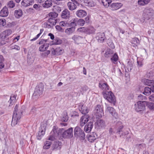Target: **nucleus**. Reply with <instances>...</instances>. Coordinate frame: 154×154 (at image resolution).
<instances>
[{"mask_svg":"<svg viewBox=\"0 0 154 154\" xmlns=\"http://www.w3.org/2000/svg\"><path fill=\"white\" fill-rule=\"evenodd\" d=\"M54 126L50 133L48 140L52 141L57 138H71L73 136V129L71 128L65 131L64 129H58Z\"/></svg>","mask_w":154,"mask_h":154,"instance_id":"1","label":"nucleus"},{"mask_svg":"<svg viewBox=\"0 0 154 154\" xmlns=\"http://www.w3.org/2000/svg\"><path fill=\"white\" fill-rule=\"evenodd\" d=\"M18 106L17 105H16L14 108L11 125L13 124V125H16L19 124V120L21 118L23 111H22L20 109L18 110Z\"/></svg>","mask_w":154,"mask_h":154,"instance_id":"2","label":"nucleus"},{"mask_svg":"<svg viewBox=\"0 0 154 154\" xmlns=\"http://www.w3.org/2000/svg\"><path fill=\"white\" fill-rule=\"evenodd\" d=\"M147 102L139 101L134 104L135 110L137 112H143L146 109V105Z\"/></svg>","mask_w":154,"mask_h":154,"instance_id":"3","label":"nucleus"},{"mask_svg":"<svg viewBox=\"0 0 154 154\" xmlns=\"http://www.w3.org/2000/svg\"><path fill=\"white\" fill-rule=\"evenodd\" d=\"M106 110L109 111L113 116L115 118L113 119L112 122L113 124L116 125H120L122 124V122L118 121L117 118H118V114L115 112V110L114 108L110 106L107 107Z\"/></svg>","mask_w":154,"mask_h":154,"instance_id":"4","label":"nucleus"},{"mask_svg":"<svg viewBox=\"0 0 154 154\" xmlns=\"http://www.w3.org/2000/svg\"><path fill=\"white\" fill-rule=\"evenodd\" d=\"M102 94L104 97L109 103L113 104L114 105L116 102V99L114 94L110 91L107 92H103Z\"/></svg>","mask_w":154,"mask_h":154,"instance_id":"5","label":"nucleus"},{"mask_svg":"<svg viewBox=\"0 0 154 154\" xmlns=\"http://www.w3.org/2000/svg\"><path fill=\"white\" fill-rule=\"evenodd\" d=\"M44 89V85L42 83L38 84L36 87L33 95V96H35L36 98L42 95Z\"/></svg>","mask_w":154,"mask_h":154,"instance_id":"6","label":"nucleus"},{"mask_svg":"<svg viewBox=\"0 0 154 154\" xmlns=\"http://www.w3.org/2000/svg\"><path fill=\"white\" fill-rule=\"evenodd\" d=\"M94 113L96 119L101 118L104 114L103 107L100 105H97L95 107Z\"/></svg>","mask_w":154,"mask_h":154,"instance_id":"7","label":"nucleus"},{"mask_svg":"<svg viewBox=\"0 0 154 154\" xmlns=\"http://www.w3.org/2000/svg\"><path fill=\"white\" fill-rule=\"evenodd\" d=\"M154 15V10L151 8H146L144 10L143 17L145 19L149 20Z\"/></svg>","mask_w":154,"mask_h":154,"instance_id":"8","label":"nucleus"},{"mask_svg":"<svg viewBox=\"0 0 154 154\" xmlns=\"http://www.w3.org/2000/svg\"><path fill=\"white\" fill-rule=\"evenodd\" d=\"M99 87L100 89L103 92H107L109 90V87L106 82L103 81H100L99 84Z\"/></svg>","mask_w":154,"mask_h":154,"instance_id":"9","label":"nucleus"},{"mask_svg":"<svg viewBox=\"0 0 154 154\" xmlns=\"http://www.w3.org/2000/svg\"><path fill=\"white\" fill-rule=\"evenodd\" d=\"M79 109L80 111L83 114H85L88 112L89 109L83 103H80L79 105Z\"/></svg>","mask_w":154,"mask_h":154,"instance_id":"10","label":"nucleus"},{"mask_svg":"<svg viewBox=\"0 0 154 154\" xmlns=\"http://www.w3.org/2000/svg\"><path fill=\"white\" fill-rule=\"evenodd\" d=\"M46 129V126H41L39 128V131L37 136L38 139H41L42 137L45 134Z\"/></svg>","mask_w":154,"mask_h":154,"instance_id":"11","label":"nucleus"},{"mask_svg":"<svg viewBox=\"0 0 154 154\" xmlns=\"http://www.w3.org/2000/svg\"><path fill=\"white\" fill-rule=\"evenodd\" d=\"M96 38L98 42L100 43L103 42L106 38L104 32H99L97 33Z\"/></svg>","mask_w":154,"mask_h":154,"instance_id":"12","label":"nucleus"},{"mask_svg":"<svg viewBox=\"0 0 154 154\" xmlns=\"http://www.w3.org/2000/svg\"><path fill=\"white\" fill-rule=\"evenodd\" d=\"M12 33V31L11 29L5 30L0 34V37L2 39H4L7 36L10 35Z\"/></svg>","mask_w":154,"mask_h":154,"instance_id":"13","label":"nucleus"},{"mask_svg":"<svg viewBox=\"0 0 154 154\" xmlns=\"http://www.w3.org/2000/svg\"><path fill=\"white\" fill-rule=\"evenodd\" d=\"M89 116L88 115L83 116L80 119L81 125H83L86 124L88 121Z\"/></svg>","mask_w":154,"mask_h":154,"instance_id":"14","label":"nucleus"},{"mask_svg":"<svg viewBox=\"0 0 154 154\" xmlns=\"http://www.w3.org/2000/svg\"><path fill=\"white\" fill-rule=\"evenodd\" d=\"M122 6V4L121 3H113L110 7L112 10H116L120 8Z\"/></svg>","mask_w":154,"mask_h":154,"instance_id":"15","label":"nucleus"},{"mask_svg":"<svg viewBox=\"0 0 154 154\" xmlns=\"http://www.w3.org/2000/svg\"><path fill=\"white\" fill-rule=\"evenodd\" d=\"M61 16L63 19H69L70 17L69 11L67 9H65L62 11Z\"/></svg>","mask_w":154,"mask_h":154,"instance_id":"16","label":"nucleus"},{"mask_svg":"<svg viewBox=\"0 0 154 154\" xmlns=\"http://www.w3.org/2000/svg\"><path fill=\"white\" fill-rule=\"evenodd\" d=\"M75 14L77 17L82 18L85 16L87 15V13L85 10H79L76 12Z\"/></svg>","mask_w":154,"mask_h":154,"instance_id":"17","label":"nucleus"},{"mask_svg":"<svg viewBox=\"0 0 154 154\" xmlns=\"http://www.w3.org/2000/svg\"><path fill=\"white\" fill-rule=\"evenodd\" d=\"M72 39L77 44L81 43L82 42L83 38L77 35H75L72 37Z\"/></svg>","mask_w":154,"mask_h":154,"instance_id":"18","label":"nucleus"},{"mask_svg":"<svg viewBox=\"0 0 154 154\" xmlns=\"http://www.w3.org/2000/svg\"><path fill=\"white\" fill-rule=\"evenodd\" d=\"M88 140L91 142H93L97 137V135L94 133H92L90 135H88L87 136Z\"/></svg>","mask_w":154,"mask_h":154,"instance_id":"19","label":"nucleus"},{"mask_svg":"<svg viewBox=\"0 0 154 154\" xmlns=\"http://www.w3.org/2000/svg\"><path fill=\"white\" fill-rule=\"evenodd\" d=\"M8 14V8L6 7H4L0 12V16L5 17L7 16Z\"/></svg>","mask_w":154,"mask_h":154,"instance_id":"20","label":"nucleus"},{"mask_svg":"<svg viewBox=\"0 0 154 154\" xmlns=\"http://www.w3.org/2000/svg\"><path fill=\"white\" fill-rule=\"evenodd\" d=\"M57 21L55 19L50 18L48 20L47 24L49 26L48 27H51L55 25Z\"/></svg>","mask_w":154,"mask_h":154,"instance_id":"21","label":"nucleus"},{"mask_svg":"<svg viewBox=\"0 0 154 154\" xmlns=\"http://www.w3.org/2000/svg\"><path fill=\"white\" fill-rule=\"evenodd\" d=\"M62 144L61 142L58 141L54 142L52 146L53 149H60L61 148Z\"/></svg>","mask_w":154,"mask_h":154,"instance_id":"22","label":"nucleus"},{"mask_svg":"<svg viewBox=\"0 0 154 154\" xmlns=\"http://www.w3.org/2000/svg\"><path fill=\"white\" fill-rule=\"evenodd\" d=\"M62 51L60 47L57 48L55 49L53 48L52 53L54 55H58L61 54Z\"/></svg>","mask_w":154,"mask_h":154,"instance_id":"23","label":"nucleus"},{"mask_svg":"<svg viewBox=\"0 0 154 154\" xmlns=\"http://www.w3.org/2000/svg\"><path fill=\"white\" fill-rule=\"evenodd\" d=\"M68 117L67 115V112L66 110L63 111V117L61 119V121L62 122H66L68 120Z\"/></svg>","mask_w":154,"mask_h":154,"instance_id":"24","label":"nucleus"},{"mask_svg":"<svg viewBox=\"0 0 154 154\" xmlns=\"http://www.w3.org/2000/svg\"><path fill=\"white\" fill-rule=\"evenodd\" d=\"M67 5L70 11H73L75 9L77 8L75 3L71 2H68Z\"/></svg>","mask_w":154,"mask_h":154,"instance_id":"25","label":"nucleus"},{"mask_svg":"<svg viewBox=\"0 0 154 154\" xmlns=\"http://www.w3.org/2000/svg\"><path fill=\"white\" fill-rule=\"evenodd\" d=\"M31 0H23L21 2L22 5L24 7H26L32 5Z\"/></svg>","mask_w":154,"mask_h":154,"instance_id":"26","label":"nucleus"},{"mask_svg":"<svg viewBox=\"0 0 154 154\" xmlns=\"http://www.w3.org/2000/svg\"><path fill=\"white\" fill-rule=\"evenodd\" d=\"M14 15L16 18H19L23 15L22 11L20 9L15 10L14 12Z\"/></svg>","mask_w":154,"mask_h":154,"instance_id":"27","label":"nucleus"},{"mask_svg":"<svg viewBox=\"0 0 154 154\" xmlns=\"http://www.w3.org/2000/svg\"><path fill=\"white\" fill-rule=\"evenodd\" d=\"M131 43L133 46L136 47L139 45L140 41L137 38L135 37L132 39Z\"/></svg>","mask_w":154,"mask_h":154,"instance_id":"28","label":"nucleus"},{"mask_svg":"<svg viewBox=\"0 0 154 154\" xmlns=\"http://www.w3.org/2000/svg\"><path fill=\"white\" fill-rule=\"evenodd\" d=\"M49 44L48 43H45L41 46L39 48V50L40 51H45L48 49L49 47Z\"/></svg>","mask_w":154,"mask_h":154,"instance_id":"29","label":"nucleus"},{"mask_svg":"<svg viewBox=\"0 0 154 154\" xmlns=\"http://www.w3.org/2000/svg\"><path fill=\"white\" fill-rule=\"evenodd\" d=\"M150 2V0H138V5L140 6H144Z\"/></svg>","mask_w":154,"mask_h":154,"instance_id":"30","label":"nucleus"},{"mask_svg":"<svg viewBox=\"0 0 154 154\" xmlns=\"http://www.w3.org/2000/svg\"><path fill=\"white\" fill-rule=\"evenodd\" d=\"M94 123V125H103L105 124V121L103 119L98 118Z\"/></svg>","mask_w":154,"mask_h":154,"instance_id":"31","label":"nucleus"},{"mask_svg":"<svg viewBox=\"0 0 154 154\" xmlns=\"http://www.w3.org/2000/svg\"><path fill=\"white\" fill-rule=\"evenodd\" d=\"M84 2L86 4V5L90 7L94 6L96 4L92 0H85Z\"/></svg>","mask_w":154,"mask_h":154,"instance_id":"32","label":"nucleus"},{"mask_svg":"<svg viewBox=\"0 0 154 154\" xmlns=\"http://www.w3.org/2000/svg\"><path fill=\"white\" fill-rule=\"evenodd\" d=\"M113 53V51L111 49H108L106 51L104 54V56L106 57H109L111 56Z\"/></svg>","mask_w":154,"mask_h":154,"instance_id":"33","label":"nucleus"},{"mask_svg":"<svg viewBox=\"0 0 154 154\" xmlns=\"http://www.w3.org/2000/svg\"><path fill=\"white\" fill-rule=\"evenodd\" d=\"M52 5L51 1V0H47L45 2V3L43 5L44 7L48 8L51 6Z\"/></svg>","mask_w":154,"mask_h":154,"instance_id":"34","label":"nucleus"},{"mask_svg":"<svg viewBox=\"0 0 154 154\" xmlns=\"http://www.w3.org/2000/svg\"><path fill=\"white\" fill-rule=\"evenodd\" d=\"M82 131L79 126H76L74 129V135L76 137L77 135L79 134Z\"/></svg>","mask_w":154,"mask_h":154,"instance_id":"35","label":"nucleus"},{"mask_svg":"<svg viewBox=\"0 0 154 154\" xmlns=\"http://www.w3.org/2000/svg\"><path fill=\"white\" fill-rule=\"evenodd\" d=\"M118 59V57L116 53L115 54L112 56L111 58L112 62L114 64L116 63V62L117 61Z\"/></svg>","mask_w":154,"mask_h":154,"instance_id":"36","label":"nucleus"},{"mask_svg":"<svg viewBox=\"0 0 154 154\" xmlns=\"http://www.w3.org/2000/svg\"><path fill=\"white\" fill-rule=\"evenodd\" d=\"M52 142L49 140L46 141L45 143V144L43 146L44 149H49L51 144Z\"/></svg>","mask_w":154,"mask_h":154,"instance_id":"37","label":"nucleus"},{"mask_svg":"<svg viewBox=\"0 0 154 154\" xmlns=\"http://www.w3.org/2000/svg\"><path fill=\"white\" fill-rule=\"evenodd\" d=\"M144 83L146 85L151 86L153 85L154 82L153 81L146 79L144 80Z\"/></svg>","mask_w":154,"mask_h":154,"instance_id":"38","label":"nucleus"},{"mask_svg":"<svg viewBox=\"0 0 154 154\" xmlns=\"http://www.w3.org/2000/svg\"><path fill=\"white\" fill-rule=\"evenodd\" d=\"M151 89L148 87H146L144 89V91L143 93L146 95H149L151 93Z\"/></svg>","mask_w":154,"mask_h":154,"instance_id":"39","label":"nucleus"},{"mask_svg":"<svg viewBox=\"0 0 154 154\" xmlns=\"http://www.w3.org/2000/svg\"><path fill=\"white\" fill-rule=\"evenodd\" d=\"M100 1L103 3V5L105 7H107L109 6L112 1L111 0H101Z\"/></svg>","mask_w":154,"mask_h":154,"instance_id":"40","label":"nucleus"},{"mask_svg":"<svg viewBox=\"0 0 154 154\" xmlns=\"http://www.w3.org/2000/svg\"><path fill=\"white\" fill-rule=\"evenodd\" d=\"M146 105L150 110H154V103L147 102Z\"/></svg>","mask_w":154,"mask_h":154,"instance_id":"41","label":"nucleus"},{"mask_svg":"<svg viewBox=\"0 0 154 154\" xmlns=\"http://www.w3.org/2000/svg\"><path fill=\"white\" fill-rule=\"evenodd\" d=\"M86 33L89 34L94 33L95 31V29L92 27H90L87 29Z\"/></svg>","mask_w":154,"mask_h":154,"instance_id":"42","label":"nucleus"},{"mask_svg":"<svg viewBox=\"0 0 154 154\" xmlns=\"http://www.w3.org/2000/svg\"><path fill=\"white\" fill-rule=\"evenodd\" d=\"M76 137L79 138L81 140H84L85 138V135L84 131H82Z\"/></svg>","mask_w":154,"mask_h":154,"instance_id":"43","label":"nucleus"},{"mask_svg":"<svg viewBox=\"0 0 154 154\" xmlns=\"http://www.w3.org/2000/svg\"><path fill=\"white\" fill-rule=\"evenodd\" d=\"M77 19V25H79L80 26H83L85 23V21L83 19Z\"/></svg>","mask_w":154,"mask_h":154,"instance_id":"44","label":"nucleus"},{"mask_svg":"<svg viewBox=\"0 0 154 154\" xmlns=\"http://www.w3.org/2000/svg\"><path fill=\"white\" fill-rule=\"evenodd\" d=\"M7 6L8 8H13L15 6V3L13 1H10L8 2Z\"/></svg>","mask_w":154,"mask_h":154,"instance_id":"45","label":"nucleus"},{"mask_svg":"<svg viewBox=\"0 0 154 154\" xmlns=\"http://www.w3.org/2000/svg\"><path fill=\"white\" fill-rule=\"evenodd\" d=\"M93 126H85L84 130L87 133H89L91 131Z\"/></svg>","mask_w":154,"mask_h":154,"instance_id":"46","label":"nucleus"},{"mask_svg":"<svg viewBox=\"0 0 154 154\" xmlns=\"http://www.w3.org/2000/svg\"><path fill=\"white\" fill-rule=\"evenodd\" d=\"M75 30L74 27H71L66 29L65 30V32L68 34H70L72 33Z\"/></svg>","mask_w":154,"mask_h":154,"instance_id":"47","label":"nucleus"},{"mask_svg":"<svg viewBox=\"0 0 154 154\" xmlns=\"http://www.w3.org/2000/svg\"><path fill=\"white\" fill-rule=\"evenodd\" d=\"M16 99V96L14 95H13L10 97V104L11 105L13 104L15 102Z\"/></svg>","mask_w":154,"mask_h":154,"instance_id":"48","label":"nucleus"},{"mask_svg":"<svg viewBox=\"0 0 154 154\" xmlns=\"http://www.w3.org/2000/svg\"><path fill=\"white\" fill-rule=\"evenodd\" d=\"M49 16L50 18L55 19L58 16V14L56 12H51L49 13Z\"/></svg>","mask_w":154,"mask_h":154,"instance_id":"49","label":"nucleus"},{"mask_svg":"<svg viewBox=\"0 0 154 154\" xmlns=\"http://www.w3.org/2000/svg\"><path fill=\"white\" fill-rule=\"evenodd\" d=\"M43 29H41L40 30V32L39 33H38L35 37L33 38L32 39H31V41H34L36 40L37 38H39V36H40V35H41V34L43 32Z\"/></svg>","mask_w":154,"mask_h":154,"instance_id":"50","label":"nucleus"},{"mask_svg":"<svg viewBox=\"0 0 154 154\" xmlns=\"http://www.w3.org/2000/svg\"><path fill=\"white\" fill-rule=\"evenodd\" d=\"M70 25L72 27H74L75 26L77 25V19H74L73 21L70 23Z\"/></svg>","mask_w":154,"mask_h":154,"instance_id":"51","label":"nucleus"},{"mask_svg":"<svg viewBox=\"0 0 154 154\" xmlns=\"http://www.w3.org/2000/svg\"><path fill=\"white\" fill-rule=\"evenodd\" d=\"M54 44L56 45H59L61 44L62 42V41L58 38H57L54 40Z\"/></svg>","mask_w":154,"mask_h":154,"instance_id":"52","label":"nucleus"},{"mask_svg":"<svg viewBox=\"0 0 154 154\" xmlns=\"http://www.w3.org/2000/svg\"><path fill=\"white\" fill-rule=\"evenodd\" d=\"M16 24L15 22L13 21L12 22H9L8 24V26L9 27H11L15 26Z\"/></svg>","mask_w":154,"mask_h":154,"instance_id":"53","label":"nucleus"},{"mask_svg":"<svg viewBox=\"0 0 154 154\" xmlns=\"http://www.w3.org/2000/svg\"><path fill=\"white\" fill-rule=\"evenodd\" d=\"M138 99L140 100H146V98L143 95L140 94L138 96Z\"/></svg>","mask_w":154,"mask_h":154,"instance_id":"54","label":"nucleus"},{"mask_svg":"<svg viewBox=\"0 0 154 154\" xmlns=\"http://www.w3.org/2000/svg\"><path fill=\"white\" fill-rule=\"evenodd\" d=\"M87 29V28H85V27H82L79 28L78 29V30L80 32L86 33Z\"/></svg>","mask_w":154,"mask_h":154,"instance_id":"55","label":"nucleus"},{"mask_svg":"<svg viewBox=\"0 0 154 154\" xmlns=\"http://www.w3.org/2000/svg\"><path fill=\"white\" fill-rule=\"evenodd\" d=\"M50 51L48 50L46 52L42 53V55L43 57H46L48 55L50 54Z\"/></svg>","mask_w":154,"mask_h":154,"instance_id":"56","label":"nucleus"},{"mask_svg":"<svg viewBox=\"0 0 154 154\" xmlns=\"http://www.w3.org/2000/svg\"><path fill=\"white\" fill-rule=\"evenodd\" d=\"M132 64L130 62H128L127 68L128 71H131V69H132Z\"/></svg>","mask_w":154,"mask_h":154,"instance_id":"57","label":"nucleus"},{"mask_svg":"<svg viewBox=\"0 0 154 154\" xmlns=\"http://www.w3.org/2000/svg\"><path fill=\"white\" fill-rule=\"evenodd\" d=\"M5 20V19H0V25L4 26L6 25Z\"/></svg>","mask_w":154,"mask_h":154,"instance_id":"58","label":"nucleus"},{"mask_svg":"<svg viewBox=\"0 0 154 154\" xmlns=\"http://www.w3.org/2000/svg\"><path fill=\"white\" fill-rule=\"evenodd\" d=\"M54 9L55 10V11H56L57 12H60L61 11V8L58 6H54Z\"/></svg>","mask_w":154,"mask_h":154,"instance_id":"59","label":"nucleus"},{"mask_svg":"<svg viewBox=\"0 0 154 154\" xmlns=\"http://www.w3.org/2000/svg\"><path fill=\"white\" fill-rule=\"evenodd\" d=\"M60 26H65L67 25V24L66 22L64 21H61L59 23Z\"/></svg>","mask_w":154,"mask_h":154,"instance_id":"60","label":"nucleus"},{"mask_svg":"<svg viewBox=\"0 0 154 154\" xmlns=\"http://www.w3.org/2000/svg\"><path fill=\"white\" fill-rule=\"evenodd\" d=\"M61 26L60 25H57L56 26V29L60 31L63 32V29L61 27Z\"/></svg>","mask_w":154,"mask_h":154,"instance_id":"61","label":"nucleus"},{"mask_svg":"<svg viewBox=\"0 0 154 154\" xmlns=\"http://www.w3.org/2000/svg\"><path fill=\"white\" fill-rule=\"evenodd\" d=\"M36 112V108L33 106L32 107V109H31V111L30 112L31 114H33L35 113Z\"/></svg>","mask_w":154,"mask_h":154,"instance_id":"62","label":"nucleus"},{"mask_svg":"<svg viewBox=\"0 0 154 154\" xmlns=\"http://www.w3.org/2000/svg\"><path fill=\"white\" fill-rule=\"evenodd\" d=\"M149 99L152 101H154V94H152L149 97Z\"/></svg>","mask_w":154,"mask_h":154,"instance_id":"63","label":"nucleus"},{"mask_svg":"<svg viewBox=\"0 0 154 154\" xmlns=\"http://www.w3.org/2000/svg\"><path fill=\"white\" fill-rule=\"evenodd\" d=\"M47 42V40H45L44 39H42L38 43L39 45L42 44L44 43V42Z\"/></svg>","mask_w":154,"mask_h":154,"instance_id":"64","label":"nucleus"}]
</instances>
